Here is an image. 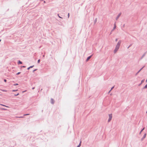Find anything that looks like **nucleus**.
Masks as SVG:
<instances>
[{
  "mask_svg": "<svg viewBox=\"0 0 147 147\" xmlns=\"http://www.w3.org/2000/svg\"><path fill=\"white\" fill-rule=\"evenodd\" d=\"M121 42V41L120 40H119L118 41V42L117 43L116 45V48L114 51V52L115 53L117 51L118 49H119Z\"/></svg>",
  "mask_w": 147,
  "mask_h": 147,
  "instance_id": "1",
  "label": "nucleus"
},
{
  "mask_svg": "<svg viewBox=\"0 0 147 147\" xmlns=\"http://www.w3.org/2000/svg\"><path fill=\"white\" fill-rule=\"evenodd\" d=\"M55 101L53 98H51V99L50 102L53 105L55 103Z\"/></svg>",
  "mask_w": 147,
  "mask_h": 147,
  "instance_id": "2",
  "label": "nucleus"
},
{
  "mask_svg": "<svg viewBox=\"0 0 147 147\" xmlns=\"http://www.w3.org/2000/svg\"><path fill=\"white\" fill-rule=\"evenodd\" d=\"M92 55H91L89 57H88L86 59V61L87 62L88 61V60L90 59V58L92 57Z\"/></svg>",
  "mask_w": 147,
  "mask_h": 147,
  "instance_id": "3",
  "label": "nucleus"
},
{
  "mask_svg": "<svg viewBox=\"0 0 147 147\" xmlns=\"http://www.w3.org/2000/svg\"><path fill=\"white\" fill-rule=\"evenodd\" d=\"M109 118L108 120V122H109L110 121V114H109Z\"/></svg>",
  "mask_w": 147,
  "mask_h": 147,
  "instance_id": "4",
  "label": "nucleus"
},
{
  "mask_svg": "<svg viewBox=\"0 0 147 147\" xmlns=\"http://www.w3.org/2000/svg\"><path fill=\"white\" fill-rule=\"evenodd\" d=\"M97 18H96L95 19L94 21V24H95L96 23L97 21Z\"/></svg>",
  "mask_w": 147,
  "mask_h": 147,
  "instance_id": "5",
  "label": "nucleus"
},
{
  "mask_svg": "<svg viewBox=\"0 0 147 147\" xmlns=\"http://www.w3.org/2000/svg\"><path fill=\"white\" fill-rule=\"evenodd\" d=\"M18 64H22V63L21 61H20V60H19V61H18Z\"/></svg>",
  "mask_w": 147,
  "mask_h": 147,
  "instance_id": "6",
  "label": "nucleus"
},
{
  "mask_svg": "<svg viewBox=\"0 0 147 147\" xmlns=\"http://www.w3.org/2000/svg\"><path fill=\"white\" fill-rule=\"evenodd\" d=\"M116 27V24L115 23L114 24V27L113 28V30H114L115 29Z\"/></svg>",
  "mask_w": 147,
  "mask_h": 147,
  "instance_id": "7",
  "label": "nucleus"
},
{
  "mask_svg": "<svg viewBox=\"0 0 147 147\" xmlns=\"http://www.w3.org/2000/svg\"><path fill=\"white\" fill-rule=\"evenodd\" d=\"M121 14L119 13V15H118L117 17V18L116 20H117V19L119 17V16H120Z\"/></svg>",
  "mask_w": 147,
  "mask_h": 147,
  "instance_id": "8",
  "label": "nucleus"
},
{
  "mask_svg": "<svg viewBox=\"0 0 147 147\" xmlns=\"http://www.w3.org/2000/svg\"><path fill=\"white\" fill-rule=\"evenodd\" d=\"M18 85V83L15 84L13 85L14 86H16Z\"/></svg>",
  "mask_w": 147,
  "mask_h": 147,
  "instance_id": "9",
  "label": "nucleus"
},
{
  "mask_svg": "<svg viewBox=\"0 0 147 147\" xmlns=\"http://www.w3.org/2000/svg\"><path fill=\"white\" fill-rule=\"evenodd\" d=\"M18 90H12V92H16V91H17Z\"/></svg>",
  "mask_w": 147,
  "mask_h": 147,
  "instance_id": "10",
  "label": "nucleus"
},
{
  "mask_svg": "<svg viewBox=\"0 0 147 147\" xmlns=\"http://www.w3.org/2000/svg\"><path fill=\"white\" fill-rule=\"evenodd\" d=\"M147 88V84H146L144 87V88Z\"/></svg>",
  "mask_w": 147,
  "mask_h": 147,
  "instance_id": "11",
  "label": "nucleus"
},
{
  "mask_svg": "<svg viewBox=\"0 0 147 147\" xmlns=\"http://www.w3.org/2000/svg\"><path fill=\"white\" fill-rule=\"evenodd\" d=\"M144 129V127L142 130L141 131H140V134L141 133V132Z\"/></svg>",
  "mask_w": 147,
  "mask_h": 147,
  "instance_id": "12",
  "label": "nucleus"
},
{
  "mask_svg": "<svg viewBox=\"0 0 147 147\" xmlns=\"http://www.w3.org/2000/svg\"><path fill=\"white\" fill-rule=\"evenodd\" d=\"M34 65H32V66H30V68H32L33 67H34Z\"/></svg>",
  "mask_w": 147,
  "mask_h": 147,
  "instance_id": "13",
  "label": "nucleus"
},
{
  "mask_svg": "<svg viewBox=\"0 0 147 147\" xmlns=\"http://www.w3.org/2000/svg\"><path fill=\"white\" fill-rule=\"evenodd\" d=\"M19 93H18L17 94H14V96H16L18 95H19Z\"/></svg>",
  "mask_w": 147,
  "mask_h": 147,
  "instance_id": "14",
  "label": "nucleus"
},
{
  "mask_svg": "<svg viewBox=\"0 0 147 147\" xmlns=\"http://www.w3.org/2000/svg\"><path fill=\"white\" fill-rule=\"evenodd\" d=\"M81 141H80L78 145H79L80 146H81Z\"/></svg>",
  "mask_w": 147,
  "mask_h": 147,
  "instance_id": "15",
  "label": "nucleus"
},
{
  "mask_svg": "<svg viewBox=\"0 0 147 147\" xmlns=\"http://www.w3.org/2000/svg\"><path fill=\"white\" fill-rule=\"evenodd\" d=\"M40 62V59H39L38 60V63H39Z\"/></svg>",
  "mask_w": 147,
  "mask_h": 147,
  "instance_id": "16",
  "label": "nucleus"
},
{
  "mask_svg": "<svg viewBox=\"0 0 147 147\" xmlns=\"http://www.w3.org/2000/svg\"><path fill=\"white\" fill-rule=\"evenodd\" d=\"M37 69H35L33 71V72H34L35 71H36L37 70Z\"/></svg>",
  "mask_w": 147,
  "mask_h": 147,
  "instance_id": "17",
  "label": "nucleus"
},
{
  "mask_svg": "<svg viewBox=\"0 0 147 147\" xmlns=\"http://www.w3.org/2000/svg\"><path fill=\"white\" fill-rule=\"evenodd\" d=\"M30 115L29 114H25L24 115V116H26V115Z\"/></svg>",
  "mask_w": 147,
  "mask_h": 147,
  "instance_id": "18",
  "label": "nucleus"
},
{
  "mask_svg": "<svg viewBox=\"0 0 147 147\" xmlns=\"http://www.w3.org/2000/svg\"><path fill=\"white\" fill-rule=\"evenodd\" d=\"M144 80H142V81H141V84H142L143 82H144Z\"/></svg>",
  "mask_w": 147,
  "mask_h": 147,
  "instance_id": "19",
  "label": "nucleus"
},
{
  "mask_svg": "<svg viewBox=\"0 0 147 147\" xmlns=\"http://www.w3.org/2000/svg\"><path fill=\"white\" fill-rule=\"evenodd\" d=\"M20 73V72H18V73H17L16 74L17 75H19Z\"/></svg>",
  "mask_w": 147,
  "mask_h": 147,
  "instance_id": "20",
  "label": "nucleus"
},
{
  "mask_svg": "<svg viewBox=\"0 0 147 147\" xmlns=\"http://www.w3.org/2000/svg\"><path fill=\"white\" fill-rule=\"evenodd\" d=\"M146 136V134H144V138H145Z\"/></svg>",
  "mask_w": 147,
  "mask_h": 147,
  "instance_id": "21",
  "label": "nucleus"
},
{
  "mask_svg": "<svg viewBox=\"0 0 147 147\" xmlns=\"http://www.w3.org/2000/svg\"><path fill=\"white\" fill-rule=\"evenodd\" d=\"M4 82H7V80L6 79H4Z\"/></svg>",
  "mask_w": 147,
  "mask_h": 147,
  "instance_id": "22",
  "label": "nucleus"
},
{
  "mask_svg": "<svg viewBox=\"0 0 147 147\" xmlns=\"http://www.w3.org/2000/svg\"><path fill=\"white\" fill-rule=\"evenodd\" d=\"M57 15H58V16L59 17V18H62V17H60V16H59V14H58Z\"/></svg>",
  "mask_w": 147,
  "mask_h": 147,
  "instance_id": "23",
  "label": "nucleus"
},
{
  "mask_svg": "<svg viewBox=\"0 0 147 147\" xmlns=\"http://www.w3.org/2000/svg\"><path fill=\"white\" fill-rule=\"evenodd\" d=\"M69 13L68 14V18H69Z\"/></svg>",
  "mask_w": 147,
  "mask_h": 147,
  "instance_id": "24",
  "label": "nucleus"
},
{
  "mask_svg": "<svg viewBox=\"0 0 147 147\" xmlns=\"http://www.w3.org/2000/svg\"><path fill=\"white\" fill-rule=\"evenodd\" d=\"M21 67H24V68H25V67H26V66H21Z\"/></svg>",
  "mask_w": 147,
  "mask_h": 147,
  "instance_id": "25",
  "label": "nucleus"
},
{
  "mask_svg": "<svg viewBox=\"0 0 147 147\" xmlns=\"http://www.w3.org/2000/svg\"><path fill=\"white\" fill-rule=\"evenodd\" d=\"M1 105H2L3 106H4L6 107H7V106L4 105H3L1 104Z\"/></svg>",
  "mask_w": 147,
  "mask_h": 147,
  "instance_id": "26",
  "label": "nucleus"
},
{
  "mask_svg": "<svg viewBox=\"0 0 147 147\" xmlns=\"http://www.w3.org/2000/svg\"><path fill=\"white\" fill-rule=\"evenodd\" d=\"M1 109L2 110H6V109H4V108H2Z\"/></svg>",
  "mask_w": 147,
  "mask_h": 147,
  "instance_id": "27",
  "label": "nucleus"
},
{
  "mask_svg": "<svg viewBox=\"0 0 147 147\" xmlns=\"http://www.w3.org/2000/svg\"><path fill=\"white\" fill-rule=\"evenodd\" d=\"M142 69V68H141L138 72V73Z\"/></svg>",
  "mask_w": 147,
  "mask_h": 147,
  "instance_id": "28",
  "label": "nucleus"
},
{
  "mask_svg": "<svg viewBox=\"0 0 147 147\" xmlns=\"http://www.w3.org/2000/svg\"><path fill=\"white\" fill-rule=\"evenodd\" d=\"M3 92H6L7 90H3Z\"/></svg>",
  "mask_w": 147,
  "mask_h": 147,
  "instance_id": "29",
  "label": "nucleus"
},
{
  "mask_svg": "<svg viewBox=\"0 0 147 147\" xmlns=\"http://www.w3.org/2000/svg\"><path fill=\"white\" fill-rule=\"evenodd\" d=\"M30 67H28V68H27V69L28 70H29V69H30Z\"/></svg>",
  "mask_w": 147,
  "mask_h": 147,
  "instance_id": "30",
  "label": "nucleus"
},
{
  "mask_svg": "<svg viewBox=\"0 0 147 147\" xmlns=\"http://www.w3.org/2000/svg\"><path fill=\"white\" fill-rule=\"evenodd\" d=\"M34 88H35V87H33V88H32V90H34Z\"/></svg>",
  "mask_w": 147,
  "mask_h": 147,
  "instance_id": "31",
  "label": "nucleus"
},
{
  "mask_svg": "<svg viewBox=\"0 0 147 147\" xmlns=\"http://www.w3.org/2000/svg\"><path fill=\"white\" fill-rule=\"evenodd\" d=\"M111 92V91H110V90L109 91V92H108V93H110V92Z\"/></svg>",
  "mask_w": 147,
  "mask_h": 147,
  "instance_id": "32",
  "label": "nucleus"
},
{
  "mask_svg": "<svg viewBox=\"0 0 147 147\" xmlns=\"http://www.w3.org/2000/svg\"><path fill=\"white\" fill-rule=\"evenodd\" d=\"M26 90L24 91H23L22 92L23 93V92H26Z\"/></svg>",
  "mask_w": 147,
  "mask_h": 147,
  "instance_id": "33",
  "label": "nucleus"
},
{
  "mask_svg": "<svg viewBox=\"0 0 147 147\" xmlns=\"http://www.w3.org/2000/svg\"><path fill=\"white\" fill-rule=\"evenodd\" d=\"M80 146L79 145H78L77 146V147H80Z\"/></svg>",
  "mask_w": 147,
  "mask_h": 147,
  "instance_id": "34",
  "label": "nucleus"
},
{
  "mask_svg": "<svg viewBox=\"0 0 147 147\" xmlns=\"http://www.w3.org/2000/svg\"><path fill=\"white\" fill-rule=\"evenodd\" d=\"M113 87L112 88H111V90L113 89Z\"/></svg>",
  "mask_w": 147,
  "mask_h": 147,
  "instance_id": "35",
  "label": "nucleus"
},
{
  "mask_svg": "<svg viewBox=\"0 0 147 147\" xmlns=\"http://www.w3.org/2000/svg\"><path fill=\"white\" fill-rule=\"evenodd\" d=\"M22 117H19V118H22Z\"/></svg>",
  "mask_w": 147,
  "mask_h": 147,
  "instance_id": "36",
  "label": "nucleus"
},
{
  "mask_svg": "<svg viewBox=\"0 0 147 147\" xmlns=\"http://www.w3.org/2000/svg\"><path fill=\"white\" fill-rule=\"evenodd\" d=\"M44 3H45V1H44Z\"/></svg>",
  "mask_w": 147,
  "mask_h": 147,
  "instance_id": "37",
  "label": "nucleus"
},
{
  "mask_svg": "<svg viewBox=\"0 0 147 147\" xmlns=\"http://www.w3.org/2000/svg\"><path fill=\"white\" fill-rule=\"evenodd\" d=\"M1 41V40L0 39V42Z\"/></svg>",
  "mask_w": 147,
  "mask_h": 147,
  "instance_id": "38",
  "label": "nucleus"
},
{
  "mask_svg": "<svg viewBox=\"0 0 147 147\" xmlns=\"http://www.w3.org/2000/svg\"><path fill=\"white\" fill-rule=\"evenodd\" d=\"M117 39H116V40L117 41Z\"/></svg>",
  "mask_w": 147,
  "mask_h": 147,
  "instance_id": "39",
  "label": "nucleus"
},
{
  "mask_svg": "<svg viewBox=\"0 0 147 147\" xmlns=\"http://www.w3.org/2000/svg\"><path fill=\"white\" fill-rule=\"evenodd\" d=\"M44 56H45V55H43V57H44Z\"/></svg>",
  "mask_w": 147,
  "mask_h": 147,
  "instance_id": "40",
  "label": "nucleus"
},
{
  "mask_svg": "<svg viewBox=\"0 0 147 147\" xmlns=\"http://www.w3.org/2000/svg\"><path fill=\"white\" fill-rule=\"evenodd\" d=\"M43 110H42V112H43Z\"/></svg>",
  "mask_w": 147,
  "mask_h": 147,
  "instance_id": "41",
  "label": "nucleus"
}]
</instances>
